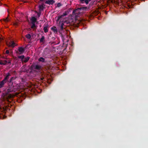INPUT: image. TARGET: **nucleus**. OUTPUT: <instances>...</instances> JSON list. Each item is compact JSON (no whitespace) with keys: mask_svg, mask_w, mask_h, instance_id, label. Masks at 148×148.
<instances>
[{"mask_svg":"<svg viewBox=\"0 0 148 148\" xmlns=\"http://www.w3.org/2000/svg\"><path fill=\"white\" fill-rule=\"evenodd\" d=\"M3 80L0 82V88L3 87L5 85V84L6 83Z\"/></svg>","mask_w":148,"mask_h":148,"instance_id":"nucleus-14","label":"nucleus"},{"mask_svg":"<svg viewBox=\"0 0 148 148\" xmlns=\"http://www.w3.org/2000/svg\"><path fill=\"white\" fill-rule=\"evenodd\" d=\"M41 12L40 11H39L38 12H37V15L38 16V17H39L41 15Z\"/></svg>","mask_w":148,"mask_h":148,"instance_id":"nucleus-23","label":"nucleus"},{"mask_svg":"<svg viewBox=\"0 0 148 148\" xmlns=\"http://www.w3.org/2000/svg\"><path fill=\"white\" fill-rule=\"evenodd\" d=\"M81 11H86L89 9V8L86 7H84L79 8Z\"/></svg>","mask_w":148,"mask_h":148,"instance_id":"nucleus-13","label":"nucleus"},{"mask_svg":"<svg viewBox=\"0 0 148 148\" xmlns=\"http://www.w3.org/2000/svg\"><path fill=\"white\" fill-rule=\"evenodd\" d=\"M38 8H39V11L40 12H41V11L43 10L44 8L43 5V4L39 5Z\"/></svg>","mask_w":148,"mask_h":148,"instance_id":"nucleus-16","label":"nucleus"},{"mask_svg":"<svg viewBox=\"0 0 148 148\" xmlns=\"http://www.w3.org/2000/svg\"><path fill=\"white\" fill-rule=\"evenodd\" d=\"M32 25L31 27L32 28L34 29V28L36 27V25H35V23H32Z\"/></svg>","mask_w":148,"mask_h":148,"instance_id":"nucleus-20","label":"nucleus"},{"mask_svg":"<svg viewBox=\"0 0 148 148\" xmlns=\"http://www.w3.org/2000/svg\"><path fill=\"white\" fill-rule=\"evenodd\" d=\"M10 76V73H7L5 75H4V76H5V77L4 79H3V80L5 83H6L7 82H8V81L9 80V79Z\"/></svg>","mask_w":148,"mask_h":148,"instance_id":"nucleus-5","label":"nucleus"},{"mask_svg":"<svg viewBox=\"0 0 148 148\" xmlns=\"http://www.w3.org/2000/svg\"><path fill=\"white\" fill-rule=\"evenodd\" d=\"M11 63V62H8V63L9 64V63Z\"/></svg>","mask_w":148,"mask_h":148,"instance_id":"nucleus-29","label":"nucleus"},{"mask_svg":"<svg viewBox=\"0 0 148 148\" xmlns=\"http://www.w3.org/2000/svg\"><path fill=\"white\" fill-rule=\"evenodd\" d=\"M67 14V12H65L63 14V15L64 16H66Z\"/></svg>","mask_w":148,"mask_h":148,"instance_id":"nucleus-25","label":"nucleus"},{"mask_svg":"<svg viewBox=\"0 0 148 148\" xmlns=\"http://www.w3.org/2000/svg\"><path fill=\"white\" fill-rule=\"evenodd\" d=\"M5 53L6 54H9V51L8 50H6L5 51Z\"/></svg>","mask_w":148,"mask_h":148,"instance_id":"nucleus-27","label":"nucleus"},{"mask_svg":"<svg viewBox=\"0 0 148 148\" xmlns=\"http://www.w3.org/2000/svg\"><path fill=\"white\" fill-rule=\"evenodd\" d=\"M40 79L42 81L44 79V77H42L40 78Z\"/></svg>","mask_w":148,"mask_h":148,"instance_id":"nucleus-28","label":"nucleus"},{"mask_svg":"<svg viewBox=\"0 0 148 148\" xmlns=\"http://www.w3.org/2000/svg\"><path fill=\"white\" fill-rule=\"evenodd\" d=\"M64 24L63 22L60 21L58 23V26L59 29V32H62L63 30V29L64 28L63 27Z\"/></svg>","mask_w":148,"mask_h":148,"instance_id":"nucleus-4","label":"nucleus"},{"mask_svg":"<svg viewBox=\"0 0 148 148\" xmlns=\"http://www.w3.org/2000/svg\"><path fill=\"white\" fill-rule=\"evenodd\" d=\"M31 68L32 70L35 71L36 70H39L40 69L41 66L39 65L33 64L31 66Z\"/></svg>","mask_w":148,"mask_h":148,"instance_id":"nucleus-3","label":"nucleus"},{"mask_svg":"<svg viewBox=\"0 0 148 148\" xmlns=\"http://www.w3.org/2000/svg\"><path fill=\"white\" fill-rule=\"evenodd\" d=\"M62 5L60 3H59L57 4V6L58 7H59L61 6H62Z\"/></svg>","mask_w":148,"mask_h":148,"instance_id":"nucleus-24","label":"nucleus"},{"mask_svg":"<svg viewBox=\"0 0 148 148\" xmlns=\"http://www.w3.org/2000/svg\"><path fill=\"white\" fill-rule=\"evenodd\" d=\"M15 43L13 41H11L9 43V45H8L9 47H14L15 46Z\"/></svg>","mask_w":148,"mask_h":148,"instance_id":"nucleus-9","label":"nucleus"},{"mask_svg":"<svg viewBox=\"0 0 148 148\" xmlns=\"http://www.w3.org/2000/svg\"><path fill=\"white\" fill-rule=\"evenodd\" d=\"M38 60L39 62H46L45 61V59L42 57H40L39 58Z\"/></svg>","mask_w":148,"mask_h":148,"instance_id":"nucleus-11","label":"nucleus"},{"mask_svg":"<svg viewBox=\"0 0 148 148\" xmlns=\"http://www.w3.org/2000/svg\"><path fill=\"white\" fill-rule=\"evenodd\" d=\"M81 12L79 8H77L74 10L72 12V14L73 15H75V16H79V14Z\"/></svg>","mask_w":148,"mask_h":148,"instance_id":"nucleus-2","label":"nucleus"},{"mask_svg":"<svg viewBox=\"0 0 148 148\" xmlns=\"http://www.w3.org/2000/svg\"><path fill=\"white\" fill-rule=\"evenodd\" d=\"M49 28V25L47 24L45 25L43 28V30L44 32L45 33L47 32L48 31V29Z\"/></svg>","mask_w":148,"mask_h":148,"instance_id":"nucleus-7","label":"nucleus"},{"mask_svg":"<svg viewBox=\"0 0 148 148\" xmlns=\"http://www.w3.org/2000/svg\"><path fill=\"white\" fill-rule=\"evenodd\" d=\"M18 50L21 53H22L24 52L25 49L24 48H23L22 47H19L18 48Z\"/></svg>","mask_w":148,"mask_h":148,"instance_id":"nucleus-12","label":"nucleus"},{"mask_svg":"<svg viewBox=\"0 0 148 148\" xmlns=\"http://www.w3.org/2000/svg\"><path fill=\"white\" fill-rule=\"evenodd\" d=\"M31 21L32 23H35L37 21V19L34 17H32Z\"/></svg>","mask_w":148,"mask_h":148,"instance_id":"nucleus-10","label":"nucleus"},{"mask_svg":"<svg viewBox=\"0 0 148 148\" xmlns=\"http://www.w3.org/2000/svg\"><path fill=\"white\" fill-rule=\"evenodd\" d=\"M13 91V90L11 88H8L5 92L3 93V96L7 99L11 98L12 96V95L10 94Z\"/></svg>","mask_w":148,"mask_h":148,"instance_id":"nucleus-1","label":"nucleus"},{"mask_svg":"<svg viewBox=\"0 0 148 148\" xmlns=\"http://www.w3.org/2000/svg\"><path fill=\"white\" fill-rule=\"evenodd\" d=\"M25 37L28 39H30L31 38V36L30 34H27L25 35Z\"/></svg>","mask_w":148,"mask_h":148,"instance_id":"nucleus-18","label":"nucleus"},{"mask_svg":"<svg viewBox=\"0 0 148 148\" xmlns=\"http://www.w3.org/2000/svg\"><path fill=\"white\" fill-rule=\"evenodd\" d=\"M64 17V16H63V15L59 16L58 17L57 21H58L60 19L63 18Z\"/></svg>","mask_w":148,"mask_h":148,"instance_id":"nucleus-21","label":"nucleus"},{"mask_svg":"<svg viewBox=\"0 0 148 148\" xmlns=\"http://www.w3.org/2000/svg\"><path fill=\"white\" fill-rule=\"evenodd\" d=\"M18 57L20 58H21V59H24L25 56L23 55H22V56H19Z\"/></svg>","mask_w":148,"mask_h":148,"instance_id":"nucleus-22","label":"nucleus"},{"mask_svg":"<svg viewBox=\"0 0 148 148\" xmlns=\"http://www.w3.org/2000/svg\"><path fill=\"white\" fill-rule=\"evenodd\" d=\"M0 64H1V62L0 61Z\"/></svg>","mask_w":148,"mask_h":148,"instance_id":"nucleus-30","label":"nucleus"},{"mask_svg":"<svg viewBox=\"0 0 148 148\" xmlns=\"http://www.w3.org/2000/svg\"><path fill=\"white\" fill-rule=\"evenodd\" d=\"M45 37L44 36H42L40 40V42H44L45 40Z\"/></svg>","mask_w":148,"mask_h":148,"instance_id":"nucleus-17","label":"nucleus"},{"mask_svg":"<svg viewBox=\"0 0 148 148\" xmlns=\"http://www.w3.org/2000/svg\"><path fill=\"white\" fill-rule=\"evenodd\" d=\"M4 21L5 22H8L9 21V20L8 18H6L5 19H4Z\"/></svg>","mask_w":148,"mask_h":148,"instance_id":"nucleus-26","label":"nucleus"},{"mask_svg":"<svg viewBox=\"0 0 148 148\" xmlns=\"http://www.w3.org/2000/svg\"><path fill=\"white\" fill-rule=\"evenodd\" d=\"M51 30L55 34H56L58 32V29L56 27L53 26L51 28Z\"/></svg>","mask_w":148,"mask_h":148,"instance_id":"nucleus-8","label":"nucleus"},{"mask_svg":"<svg viewBox=\"0 0 148 148\" xmlns=\"http://www.w3.org/2000/svg\"><path fill=\"white\" fill-rule=\"evenodd\" d=\"M15 79V77H11L9 79L8 81V82L11 83L13 82V80Z\"/></svg>","mask_w":148,"mask_h":148,"instance_id":"nucleus-15","label":"nucleus"},{"mask_svg":"<svg viewBox=\"0 0 148 148\" xmlns=\"http://www.w3.org/2000/svg\"><path fill=\"white\" fill-rule=\"evenodd\" d=\"M29 57H27L25 58L24 60V62H27L29 60Z\"/></svg>","mask_w":148,"mask_h":148,"instance_id":"nucleus-19","label":"nucleus"},{"mask_svg":"<svg viewBox=\"0 0 148 148\" xmlns=\"http://www.w3.org/2000/svg\"><path fill=\"white\" fill-rule=\"evenodd\" d=\"M55 2L53 0H48L45 1V3L49 5H53Z\"/></svg>","mask_w":148,"mask_h":148,"instance_id":"nucleus-6","label":"nucleus"}]
</instances>
